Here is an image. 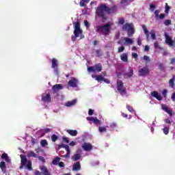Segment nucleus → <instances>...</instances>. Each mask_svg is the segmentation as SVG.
<instances>
[{
    "label": "nucleus",
    "instance_id": "18",
    "mask_svg": "<svg viewBox=\"0 0 175 175\" xmlns=\"http://www.w3.org/2000/svg\"><path fill=\"white\" fill-rule=\"evenodd\" d=\"M81 169V165H80V162L77 161L74 163L72 166V170H75L76 172L80 170Z\"/></svg>",
    "mask_w": 175,
    "mask_h": 175
},
{
    "label": "nucleus",
    "instance_id": "49",
    "mask_svg": "<svg viewBox=\"0 0 175 175\" xmlns=\"http://www.w3.org/2000/svg\"><path fill=\"white\" fill-rule=\"evenodd\" d=\"M96 53L97 57H101V55H102V52H100V50L96 49Z\"/></svg>",
    "mask_w": 175,
    "mask_h": 175
},
{
    "label": "nucleus",
    "instance_id": "10",
    "mask_svg": "<svg viewBox=\"0 0 175 175\" xmlns=\"http://www.w3.org/2000/svg\"><path fill=\"white\" fill-rule=\"evenodd\" d=\"M165 43L170 46V47H175V40H172V37L165 34Z\"/></svg>",
    "mask_w": 175,
    "mask_h": 175
},
{
    "label": "nucleus",
    "instance_id": "55",
    "mask_svg": "<svg viewBox=\"0 0 175 175\" xmlns=\"http://www.w3.org/2000/svg\"><path fill=\"white\" fill-rule=\"evenodd\" d=\"M57 165H59V167H65V163L62 161L59 162V164Z\"/></svg>",
    "mask_w": 175,
    "mask_h": 175
},
{
    "label": "nucleus",
    "instance_id": "26",
    "mask_svg": "<svg viewBox=\"0 0 175 175\" xmlns=\"http://www.w3.org/2000/svg\"><path fill=\"white\" fill-rule=\"evenodd\" d=\"M27 157L28 158H38V156L35 153V152L30 150L27 152Z\"/></svg>",
    "mask_w": 175,
    "mask_h": 175
},
{
    "label": "nucleus",
    "instance_id": "6",
    "mask_svg": "<svg viewBox=\"0 0 175 175\" xmlns=\"http://www.w3.org/2000/svg\"><path fill=\"white\" fill-rule=\"evenodd\" d=\"M96 12L98 17H103V15H105V12H107V6L106 4H101L99 7L97 8Z\"/></svg>",
    "mask_w": 175,
    "mask_h": 175
},
{
    "label": "nucleus",
    "instance_id": "8",
    "mask_svg": "<svg viewBox=\"0 0 175 175\" xmlns=\"http://www.w3.org/2000/svg\"><path fill=\"white\" fill-rule=\"evenodd\" d=\"M52 68L54 69V73L58 76L59 75V69L58 68V60L55 58L52 59Z\"/></svg>",
    "mask_w": 175,
    "mask_h": 175
},
{
    "label": "nucleus",
    "instance_id": "59",
    "mask_svg": "<svg viewBox=\"0 0 175 175\" xmlns=\"http://www.w3.org/2000/svg\"><path fill=\"white\" fill-rule=\"evenodd\" d=\"M85 26L88 28L90 27V23L88 21H84Z\"/></svg>",
    "mask_w": 175,
    "mask_h": 175
},
{
    "label": "nucleus",
    "instance_id": "20",
    "mask_svg": "<svg viewBox=\"0 0 175 175\" xmlns=\"http://www.w3.org/2000/svg\"><path fill=\"white\" fill-rule=\"evenodd\" d=\"M40 170H41L42 174H44V175H51V173H50V172H49V170L47 169V167H46V166H42L40 168Z\"/></svg>",
    "mask_w": 175,
    "mask_h": 175
},
{
    "label": "nucleus",
    "instance_id": "22",
    "mask_svg": "<svg viewBox=\"0 0 175 175\" xmlns=\"http://www.w3.org/2000/svg\"><path fill=\"white\" fill-rule=\"evenodd\" d=\"M60 148H65L67 152H70V148H69V145H66L62 144L61 145H59L58 149H60Z\"/></svg>",
    "mask_w": 175,
    "mask_h": 175
},
{
    "label": "nucleus",
    "instance_id": "48",
    "mask_svg": "<svg viewBox=\"0 0 175 175\" xmlns=\"http://www.w3.org/2000/svg\"><path fill=\"white\" fill-rule=\"evenodd\" d=\"M155 8H156L155 5H154V4L150 5V9L151 12H154L155 10Z\"/></svg>",
    "mask_w": 175,
    "mask_h": 175
},
{
    "label": "nucleus",
    "instance_id": "29",
    "mask_svg": "<svg viewBox=\"0 0 175 175\" xmlns=\"http://www.w3.org/2000/svg\"><path fill=\"white\" fill-rule=\"evenodd\" d=\"M67 133L70 136H77V130H67Z\"/></svg>",
    "mask_w": 175,
    "mask_h": 175
},
{
    "label": "nucleus",
    "instance_id": "38",
    "mask_svg": "<svg viewBox=\"0 0 175 175\" xmlns=\"http://www.w3.org/2000/svg\"><path fill=\"white\" fill-rule=\"evenodd\" d=\"M150 35L153 40L157 39V35L155 34V31L154 30H150Z\"/></svg>",
    "mask_w": 175,
    "mask_h": 175
},
{
    "label": "nucleus",
    "instance_id": "62",
    "mask_svg": "<svg viewBox=\"0 0 175 175\" xmlns=\"http://www.w3.org/2000/svg\"><path fill=\"white\" fill-rule=\"evenodd\" d=\"M103 81H105L106 83V84H110V80H109L107 79L104 78Z\"/></svg>",
    "mask_w": 175,
    "mask_h": 175
},
{
    "label": "nucleus",
    "instance_id": "52",
    "mask_svg": "<svg viewBox=\"0 0 175 175\" xmlns=\"http://www.w3.org/2000/svg\"><path fill=\"white\" fill-rule=\"evenodd\" d=\"M167 94V90H163L162 92V95L164 98H166V94Z\"/></svg>",
    "mask_w": 175,
    "mask_h": 175
},
{
    "label": "nucleus",
    "instance_id": "17",
    "mask_svg": "<svg viewBox=\"0 0 175 175\" xmlns=\"http://www.w3.org/2000/svg\"><path fill=\"white\" fill-rule=\"evenodd\" d=\"M161 109L162 110L165 111V113H167V114H170V116H172V111L169 109V107H167V105H165L163 104L161 105Z\"/></svg>",
    "mask_w": 175,
    "mask_h": 175
},
{
    "label": "nucleus",
    "instance_id": "16",
    "mask_svg": "<svg viewBox=\"0 0 175 175\" xmlns=\"http://www.w3.org/2000/svg\"><path fill=\"white\" fill-rule=\"evenodd\" d=\"M62 88H64V86H62V84H56L53 86L52 90L53 92L55 93L58 92V91H59L60 90H62Z\"/></svg>",
    "mask_w": 175,
    "mask_h": 175
},
{
    "label": "nucleus",
    "instance_id": "19",
    "mask_svg": "<svg viewBox=\"0 0 175 175\" xmlns=\"http://www.w3.org/2000/svg\"><path fill=\"white\" fill-rule=\"evenodd\" d=\"M124 76L127 77V79H131L133 76V68H129V72L124 73Z\"/></svg>",
    "mask_w": 175,
    "mask_h": 175
},
{
    "label": "nucleus",
    "instance_id": "23",
    "mask_svg": "<svg viewBox=\"0 0 175 175\" xmlns=\"http://www.w3.org/2000/svg\"><path fill=\"white\" fill-rule=\"evenodd\" d=\"M120 59L123 62H128V53H122L120 55Z\"/></svg>",
    "mask_w": 175,
    "mask_h": 175
},
{
    "label": "nucleus",
    "instance_id": "15",
    "mask_svg": "<svg viewBox=\"0 0 175 175\" xmlns=\"http://www.w3.org/2000/svg\"><path fill=\"white\" fill-rule=\"evenodd\" d=\"M150 95L151 96H153V98L157 99V100H162L163 99L162 96H161L159 93H158V92L157 91L152 92L150 93Z\"/></svg>",
    "mask_w": 175,
    "mask_h": 175
},
{
    "label": "nucleus",
    "instance_id": "33",
    "mask_svg": "<svg viewBox=\"0 0 175 175\" xmlns=\"http://www.w3.org/2000/svg\"><path fill=\"white\" fill-rule=\"evenodd\" d=\"M92 77H95L96 80L97 81H103V79H105V77H103V76L102 75H92Z\"/></svg>",
    "mask_w": 175,
    "mask_h": 175
},
{
    "label": "nucleus",
    "instance_id": "56",
    "mask_svg": "<svg viewBox=\"0 0 175 175\" xmlns=\"http://www.w3.org/2000/svg\"><path fill=\"white\" fill-rule=\"evenodd\" d=\"M94 118H94V117H87V118H86V120H87L88 121H92V122H94Z\"/></svg>",
    "mask_w": 175,
    "mask_h": 175
},
{
    "label": "nucleus",
    "instance_id": "12",
    "mask_svg": "<svg viewBox=\"0 0 175 175\" xmlns=\"http://www.w3.org/2000/svg\"><path fill=\"white\" fill-rule=\"evenodd\" d=\"M116 12H117V5H113L111 8L107 6V13L108 14H114Z\"/></svg>",
    "mask_w": 175,
    "mask_h": 175
},
{
    "label": "nucleus",
    "instance_id": "13",
    "mask_svg": "<svg viewBox=\"0 0 175 175\" xmlns=\"http://www.w3.org/2000/svg\"><path fill=\"white\" fill-rule=\"evenodd\" d=\"M42 102H46L47 103H50L51 102V96H50V94H42Z\"/></svg>",
    "mask_w": 175,
    "mask_h": 175
},
{
    "label": "nucleus",
    "instance_id": "43",
    "mask_svg": "<svg viewBox=\"0 0 175 175\" xmlns=\"http://www.w3.org/2000/svg\"><path fill=\"white\" fill-rule=\"evenodd\" d=\"M163 132L164 135H169V128L165 126L163 129Z\"/></svg>",
    "mask_w": 175,
    "mask_h": 175
},
{
    "label": "nucleus",
    "instance_id": "51",
    "mask_svg": "<svg viewBox=\"0 0 175 175\" xmlns=\"http://www.w3.org/2000/svg\"><path fill=\"white\" fill-rule=\"evenodd\" d=\"M169 10H170V7L169 5H167V3H165V12L166 13H169Z\"/></svg>",
    "mask_w": 175,
    "mask_h": 175
},
{
    "label": "nucleus",
    "instance_id": "24",
    "mask_svg": "<svg viewBox=\"0 0 175 175\" xmlns=\"http://www.w3.org/2000/svg\"><path fill=\"white\" fill-rule=\"evenodd\" d=\"M81 158V154L77 153L74 154L72 157L71 159L73 161V162H76V161H79Z\"/></svg>",
    "mask_w": 175,
    "mask_h": 175
},
{
    "label": "nucleus",
    "instance_id": "34",
    "mask_svg": "<svg viewBox=\"0 0 175 175\" xmlns=\"http://www.w3.org/2000/svg\"><path fill=\"white\" fill-rule=\"evenodd\" d=\"M88 2H90V0H81L79 5L81 8H85V3H88Z\"/></svg>",
    "mask_w": 175,
    "mask_h": 175
},
{
    "label": "nucleus",
    "instance_id": "36",
    "mask_svg": "<svg viewBox=\"0 0 175 175\" xmlns=\"http://www.w3.org/2000/svg\"><path fill=\"white\" fill-rule=\"evenodd\" d=\"M75 103H76L75 100H74L72 101H68V102L66 103V106L67 107H70V106H73V105H75Z\"/></svg>",
    "mask_w": 175,
    "mask_h": 175
},
{
    "label": "nucleus",
    "instance_id": "42",
    "mask_svg": "<svg viewBox=\"0 0 175 175\" xmlns=\"http://www.w3.org/2000/svg\"><path fill=\"white\" fill-rule=\"evenodd\" d=\"M125 50V46H121L120 47L118 48V53H123V51H124Z\"/></svg>",
    "mask_w": 175,
    "mask_h": 175
},
{
    "label": "nucleus",
    "instance_id": "61",
    "mask_svg": "<svg viewBox=\"0 0 175 175\" xmlns=\"http://www.w3.org/2000/svg\"><path fill=\"white\" fill-rule=\"evenodd\" d=\"M88 114H89V116H92V114H94V110L90 109L88 111Z\"/></svg>",
    "mask_w": 175,
    "mask_h": 175
},
{
    "label": "nucleus",
    "instance_id": "5",
    "mask_svg": "<svg viewBox=\"0 0 175 175\" xmlns=\"http://www.w3.org/2000/svg\"><path fill=\"white\" fill-rule=\"evenodd\" d=\"M117 90L119 94L122 95V96H124V95H126V88L124 87V83L122 82V81H117Z\"/></svg>",
    "mask_w": 175,
    "mask_h": 175
},
{
    "label": "nucleus",
    "instance_id": "30",
    "mask_svg": "<svg viewBox=\"0 0 175 175\" xmlns=\"http://www.w3.org/2000/svg\"><path fill=\"white\" fill-rule=\"evenodd\" d=\"M124 40L125 41L124 44H133V40L129 38H124Z\"/></svg>",
    "mask_w": 175,
    "mask_h": 175
},
{
    "label": "nucleus",
    "instance_id": "35",
    "mask_svg": "<svg viewBox=\"0 0 175 175\" xmlns=\"http://www.w3.org/2000/svg\"><path fill=\"white\" fill-rule=\"evenodd\" d=\"M40 146H42V147H46V146H49V142H47L46 139H42L40 141Z\"/></svg>",
    "mask_w": 175,
    "mask_h": 175
},
{
    "label": "nucleus",
    "instance_id": "44",
    "mask_svg": "<svg viewBox=\"0 0 175 175\" xmlns=\"http://www.w3.org/2000/svg\"><path fill=\"white\" fill-rule=\"evenodd\" d=\"M109 127L111 128L112 129H115V128H117V123L116 122H112L109 124Z\"/></svg>",
    "mask_w": 175,
    "mask_h": 175
},
{
    "label": "nucleus",
    "instance_id": "47",
    "mask_svg": "<svg viewBox=\"0 0 175 175\" xmlns=\"http://www.w3.org/2000/svg\"><path fill=\"white\" fill-rule=\"evenodd\" d=\"M159 13H161V11L159 10H156L154 11V14L156 16V18H158V17H159Z\"/></svg>",
    "mask_w": 175,
    "mask_h": 175
},
{
    "label": "nucleus",
    "instance_id": "2",
    "mask_svg": "<svg viewBox=\"0 0 175 175\" xmlns=\"http://www.w3.org/2000/svg\"><path fill=\"white\" fill-rule=\"evenodd\" d=\"M74 25V35L71 36V40L72 42H76L77 38L83 39L84 36H83V30L80 29V22H75Z\"/></svg>",
    "mask_w": 175,
    "mask_h": 175
},
{
    "label": "nucleus",
    "instance_id": "4",
    "mask_svg": "<svg viewBox=\"0 0 175 175\" xmlns=\"http://www.w3.org/2000/svg\"><path fill=\"white\" fill-rule=\"evenodd\" d=\"M123 31H127V36L129 38H132L135 33V28H133V23H126L122 26Z\"/></svg>",
    "mask_w": 175,
    "mask_h": 175
},
{
    "label": "nucleus",
    "instance_id": "58",
    "mask_svg": "<svg viewBox=\"0 0 175 175\" xmlns=\"http://www.w3.org/2000/svg\"><path fill=\"white\" fill-rule=\"evenodd\" d=\"M137 43L138 44V46H142V39L140 38H137Z\"/></svg>",
    "mask_w": 175,
    "mask_h": 175
},
{
    "label": "nucleus",
    "instance_id": "64",
    "mask_svg": "<svg viewBox=\"0 0 175 175\" xmlns=\"http://www.w3.org/2000/svg\"><path fill=\"white\" fill-rule=\"evenodd\" d=\"M172 100L173 102H175V92L172 94Z\"/></svg>",
    "mask_w": 175,
    "mask_h": 175
},
{
    "label": "nucleus",
    "instance_id": "54",
    "mask_svg": "<svg viewBox=\"0 0 175 175\" xmlns=\"http://www.w3.org/2000/svg\"><path fill=\"white\" fill-rule=\"evenodd\" d=\"M63 142H64V143H69V139H68V137H63Z\"/></svg>",
    "mask_w": 175,
    "mask_h": 175
},
{
    "label": "nucleus",
    "instance_id": "45",
    "mask_svg": "<svg viewBox=\"0 0 175 175\" xmlns=\"http://www.w3.org/2000/svg\"><path fill=\"white\" fill-rule=\"evenodd\" d=\"M93 122L96 124V125H99V124H100V120H99V119H97L96 118H94Z\"/></svg>",
    "mask_w": 175,
    "mask_h": 175
},
{
    "label": "nucleus",
    "instance_id": "1",
    "mask_svg": "<svg viewBox=\"0 0 175 175\" xmlns=\"http://www.w3.org/2000/svg\"><path fill=\"white\" fill-rule=\"evenodd\" d=\"M113 24L110 22L103 25L96 26V32L99 33V35H104V36H107L110 35V28Z\"/></svg>",
    "mask_w": 175,
    "mask_h": 175
},
{
    "label": "nucleus",
    "instance_id": "46",
    "mask_svg": "<svg viewBox=\"0 0 175 175\" xmlns=\"http://www.w3.org/2000/svg\"><path fill=\"white\" fill-rule=\"evenodd\" d=\"M164 24L167 27V26L170 25V24H172V21L170 19L165 20L164 21Z\"/></svg>",
    "mask_w": 175,
    "mask_h": 175
},
{
    "label": "nucleus",
    "instance_id": "28",
    "mask_svg": "<svg viewBox=\"0 0 175 175\" xmlns=\"http://www.w3.org/2000/svg\"><path fill=\"white\" fill-rule=\"evenodd\" d=\"M142 29H143L144 32L146 36V38L148 39V38H150V33L148 32V30L147 29V27L146 25H143Z\"/></svg>",
    "mask_w": 175,
    "mask_h": 175
},
{
    "label": "nucleus",
    "instance_id": "3",
    "mask_svg": "<svg viewBox=\"0 0 175 175\" xmlns=\"http://www.w3.org/2000/svg\"><path fill=\"white\" fill-rule=\"evenodd\" d=\"M26 167V169H27V170H32V161H31V160H28V159H27V156L25 155H21V166H20V169H23L24 167Z\"/></svg>",
    "mask_w": 175,
    "mask_h": 175
},
{
    "label": "nucleus",
    "instance_id": "9",
    "mask_svg": "<svg viewBox=\"0 0 175 175\" xmlns=\"http://www.w3.org/2000/svg\"><path fill=\"white\" fill-rule=\"evenodd\" d=\"M139 76L144 77L150 75V69L147 67H144L138 70Z\"/></svg>",
    "mask_w": 175,
    "mask_h": 175
},
{
    "label": "nucleus",
    "instance_id": "63",
    "mask_svg": "<svg viewBox=\"0 0 175 175\" xmlns=\"http://www.w3.org/2000/svg\"><path fill=\"white\" fill-rule=\"evenodd\" d=\"M171 64L175 65V57L171 59Z\"/></svg>",
    "mask_w": 175,
    "mask_h": 175
},
{
    "label": "nucleus",
    "instance_id": "14",
    "mask_svg": "<svg viewBox=\"0 0 175 175\" xmlns=\"http://www.w3.org/2000/svg\"><path fill=\"white\" fill-rule=\"evenodd\" d=\"M82 148L84 151H91V150H92V145L90 143L85 142L82 145Z\"/></svg>",
    "mask_w": 175,
    "mask_h": 175
},
{
    "label": "nucleus",
    "instance_id": "27",
    "mask_svg": "<svg viewBox=\"0 0 175 175\" xmlns=\"http://www.w3.org/2000/svg\"><path fill=\"white\" fill-rule=\"evenodd\" d=\"M1 159H4L5 162L9 163L10 162V159H9V155L7 153H3L1 155Z\"/></svg>",
    "mask_w": 175,
    "mask_h": 175
},
{
    "label": "nucleus",
    "instance_id": "32",
    "mask_svg": "<svg viewBox=\"0 0 175 175\" xmlns=\"http://www.w3.org/2000/svg\"><path fill=\"white\" fill-rule=\"evenodd\" d=\"M0 169H1L3 173H5V169H6V163H5V161H1L0 163Z\"/></svg>",
    "mask_w": 175,
    "mask_h": 175
},
{
    "label": "nucleus",
    "instance_id": "41",
    "mask_svg": "<svg viewBox=\"0 0 175 175\" xmlns=\"http://www.w3.org/2000/svg\"><path fill=\"white\" fill-rule=\"evenodd\" d=\"M98 131L100 133H103V132H106L107 131V129H106V127L100 126L98 128Z\"/></svg>",
    "mask_w": 175,
    "mask_h": 175
},
{
    "label": "nucleus",
    "instance_id": "11",
    "mask_svg": "<svg viewBox=\"0 0 175 175\" xmlns=\"http://www.w3.org/2000/svg\"><path fill=\"white\" fill-rule=\"evenodd\" d=\"M77 79L75 77H72L71 80L68 81V84L70 87H72V88H76V87H77Z\"/></svg>",
    "mask_w": 175,
    "mask_h": 175
},
{
    "label": "nucleus",
    "instance_id": "50",
    "mask_svg": "<svg viewBox=\"0 0 175 175\" xmlns=\"http://www.w3.org/2000/svg\"><path fill=\"white\" fill-rule=\"evenodd\" d=\"M43 132L44 133H50V132H51V129H49V128L44 129L43 130Z\"/></svg>",
    "mask_w": 175,
    "mask_h": 175
},
{
    "label": "nucleus",
    "instance_id": "53",
    "mask_svg": "<svg viewBox=\"0 0 175 175\" xmlns=\"http://www.w3.org/2000/svg\"><path fill=\"white\" fill-rule=\"evenodd\" d=\"M121 36V33L120 32H117L115 35V39H120V37Z\"/></svg>",
    "mask_w": 175,
    "mask_h": 175
},
{
    "label": "nucleus",
    "instance_id": "37",
    "mask_svg": "<svg viewBox=\"0 0 175 175\" xmlns=\"http://www.w3.org/2000/svg\"><path fill=\"white\" fill-rule=\"evenodd\" d=\"M51 139L52 142L55 143V142H57L58 140V135L53 134L51 135Z\"/></svg>",
    "mask_w": 175,
    "mask_h": 175
},
{
    "label": "nucleus",
    "instance_id": "39",
    "mask_svg": "<svg viewBox=\"0 0 175 175\" xmlns=\"http://www.w3.org/2000/svg\"><path fill=\"white\" fill-rule=\"evenodd\" d=\"M126 107L127 110L130 111V113H133L135 111V109H133V107L129 105H127Z\"/></svg>",
    "mask_w": 175,
    "mask_h": 175
},
{
    "label": "nucleus",
    "instance_id": "60",
    "mask_svg": "<svg viewBox=\"0 0 175 175\" xmlns=\"http://www.w3.org/2000/svg\"><path fill=\"white\" fill-rule=\"evenodd\" d=\"M158 17L160 18V20H163V18H165V14H161Z\"/></svg>",
    "mask_w": 175,
    "mask_h": 175
},
{
    "label": "nucleus",
    "instance_id": "57",
    "mask_svg": "<svg viewBox=\"0 0 175 175\" xmlns=\"http://www.w3.org/2000/svg\"><path fill=\"white\" fill-rule=\"evenodd\" d=\"M143 58H144V61H148V62H150V57L147 55H144Z\"/></svg>",
    "mask_w": 175,
    "mask_h": 175
},
{
    "label": "nucleus",
    "instance_id": "7",
    "mask_svg": "<svg viewBox=\"0 0 175 175\" xmlns=\"http://www.w3.org/2000/svg\"><path fill=\"white\" fill-rule=\"evenodd\" d=\"M88 71L92 72L93 73H95V72H102V64L98 63L94 66H90L88 68Z\"/></svg>",
    "mask_w": 175,
    "mask_h": 175
},
{
    "label": "nucleus",
    "instance_id": "25",
    "mask_svg": "<svg viewBox=\"0 0 175 175\" xmlns=\"http://www.w3.org/2000/svg\"><path fill=\"white\" fill-rule=\"evenodd\" d=\"M175 75L172 76V78L169 80V85L170 88H174Z\"/></svg>",
    "mask_w": 175,
    "mask_h": 175
},
{
    "label": "nucleus",
    "instance_id": "40",
    "mask_svg": "<svg viewBox=\"0 0 175 175\" xmlns=\"http://www.w3.org/2000/svg\"><path fill=\"white\" fill-rule=\"evenodd\" d=\"M118 24L119 25H124V24H125V19H124V18H120L118 20Z\"/></svg>",
    "mask_w": 175,
    "mask_h": 175
},
{
    "label": "nucleus",
    "instance_id": "21",
    "mask_svg": "<svg viewBox=\"0 0 175 175\" xmlns=\"http://www.w3.org/2000/svg\"><path fill=\"white\" fill-rule=\"evenodd\" d=\"M60 148H65L67 152H70V148H69V145H66L62 144L61 145H59L58 149H60Z\"/></svg>",
    "mask_w": 175,
    "mask_h": 175
},
{
    "label": "nucleus",
    "instance_id": "31",
    "mask_svg": "<svg viewBox=\"0 0 175 175\" xmlns=\"http://www.w3.org/2000/svg\"><path fill=\"white\" fill-rule=\"evenodd\" d=\"M59 161H61V158L59 157H56L53 161L52 163L53 165H57L59 163Z\"/></svg>",
    "mask_w": 175,
    "mask_h": 175
}]
</instances>
